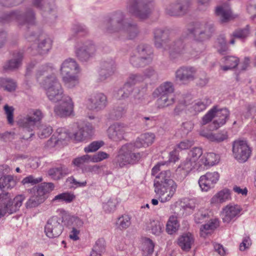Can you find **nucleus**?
Masks as SVG:
<instances>
[{
	"instance_id": "43",
	"label": "nucleus",
	"mask_w": 256,
	"mask_h": 256,
	"mask_svg": "<svg viewBox=\"0 0 256 256\" xmlns=\"http://www.w3.org/2000/svg\"><path fill=\"white\" fill-rule=\"evenodd\" d=\"M54 188V186L52 182L42 183L38 186L36 194L40 197H43L45 200L46 194L52 192Z\"/></svg>"
},
{
	"instance_id": "61",
	"label": "nucleus",
	"mask_w": 256,
	"mask_h": 256,
	"mask_svg": "<svg viewBox=\"0 0 256 256\" xmlns=\"http://www.w3.org/2000/svg\"><path fill=\"white\" fill-rule=\"evenodd\" d=\"M84 222L82 220L78 217L69 216L68 218V226L72 227H76L78 229L83 226Z\"/></svg>"
},
{
	"instance_id": "23",
	"label": "nucleus",
	"mask_w": 256,
	"mask_h": 256,
	"mask_svg": "<svg viewBox=\"0 0 256 256\" xmlns=\"http://www.w3.org/2000/svg\"><path fill=\"white\" fill-rule=\"evenodd\" d=\"M240 210L238 206H227L223 208V222L229 223L232 220H236L239 216Z\"/></svg>"
},
{
	"instance_id": "58",
	"label": "nucleus",
	"mask_w": 256,
	"mask_h": 256,
	"mask_svg": "<svg viewBox=\"0 0 256 256\" xmlns=\"http://www.w3.org/2000/svg\"><path fill=\"white\" fill-rule=\"evenodd\" d=\"M91 156L88 154L84 155L82 156L74 158L72 161V164L77 167H82L85 162L90 161Z\"/></svg>"
},
{
	"instance_id": "45",
	"label": "nucleus",
	"mask_w": 256,
	"mask_h": 256,
	"mask_svg": "<svg viewBox=\"0 0 256 256\" xmlns=\"http://www.w3.org/2000/svg\"><path fill=\"white\" fill-rule=\"evenodd\" d=\"M53 136L56 139L55 144H58L59 142L68 140L70 137V134L66 128H59L56 130V134Z\"/></svg>"
},
{
	"instance_id": "22",
	"label": "nucleus",
	"mask_w": 256,
	"mask_h": 256,
	"mask_svg": "<svg viewBox=\"0 0 256 256\" xmlns=\"http://www.w3.org/2000/svg\"><path fill=\"white\" fill-rule=\"evenodd\" d=\"M80 72L79 66L76 61L69 58L62 64L60 72L62 74H78Z\"/></svg>"
},
{
	"instance_id": "27",
	"label": "nucleus",
	"mask_w": 256,
	"mask_h": 256,
	"mask_svg": "<svg viewBox=\"0 0 256 256\" xmlns=\"http://www.w3.org/2000/svg\"><path fill=\"white\" fill-rule=\"evenodd\" d=\"M194 242V236L190 232L184 234L180 236L178 241L179 246L184 250L188 252Z\"/></svg>"
},
{
	"instance_id": "64",
	"label": "nucleus",
	"mask_w": 256,
	"mask_h": 256,
	"mask_svg": "<svg viewBox=\"0 0 256 256\" xmlns=\"http://www.w3.org/2000/svg\"><path fill=\"white\" fill-rule=\"evenodd\" d=\"M143 76L140 74H131L127 82H126L132 86H134L136 83L143 81Z\"/></svg>"
},
{
	"instance_id": "10",
	"label": "nucleus",
	"mask_w": 256,
	"mask_h": 256,
	"mask_svg": "<svg viewBox=\"0 0 256 256\" xmlns=\"http://www.w3.org/2000/svg\"><path fill=\"white\" fill-rule=\"evenodd\" d=\"M63 222L64 218L62 216H55L49 218L44 226L46 236L50 238L58 237L64 230Z\"/></svg>"
},
{
	"instance_id": "57",
	"label": "nucleus",
	"mask_w": 256,
	"mask_h": 256,
	"mask_svg": "<svg viewBox=\"0 0 256 256\" xmlns=\"http://www.w3.org/2000/svg\"><path fill=\"white\" fill-rule=\"evenodd\" d=\"M202 154V148L200 147H194L189 152L188 158L196 162H198V159Z\"/></svg>"
},
{
	"instance_id": "54",
	"label": "nucleus",
	"mask_w": 256,
	"mask_h": 256,
	"mask_svg": "<svg viewBox=\"0 0 256 256\" xmlns=\"http://www.w3.org/2000/svg\"><path fill=\"white\" fill-rule=\"evenodd\" d=\"M216 198L217 199V202L220 203L229 200L230 198V190L228 188L223 189L216 194L212 200H214Z\"/></svg>"
},
{
	"instance_id": "30",
	"label": "nucleus",
	"mask_w": 256,
	"mask_h": 256,
	"mask_svg": "<svg viewBox=\"0 0 256 256\" xmlns=\"http://www.w3.org/2000/svg\"><path fill=\"white\" fill-rule=\"evenodd\" d=\"M92 134V127L91 125L86 124L81 128H78V130L74 133V139L77 142H82L90 136Z\"/></svg>"
},
{
	"instance_id": "40",
	"label": "nucleus",
	"mask_w": 256,
	"mask_h": 256,
	"mask_svg": "<svg viewBox=\"0 0 256 256\" xmlns=\"http://www.w3.org/2000/svg\"><path fill=\"white\" fill-rule=\"evenodd\" d=\"M148 58L145 57L142 58L136 54L132 55L130 58V63L136 68H142L149 64L151 62L148 61Z\"/></svg>"
},
{
	"instance_id": "26",
	"label": "nucleus",
	"mask_w": 256,
	"mask_h": 256,
	"mask_svg": "<svg viewBox=\"0 0 256 256\" xmlns=\"http://www.w3.org/2000/svg\"><path fill=\"white\" fill-rule=\"evenodd\" d=\"M12 56L13 58L9 60L4 66L5 70H14L20 66L24 57V52L20 50L15 51Z\"/></svg>"
},
{
	"instance_id": "28",
	"label": "nucleus",
	"mask_w": 256,
	"mask_h": 256,
	"mask_svg": "<svg viewBox=\"0 0 256 256\" xmlns=\"http://www.w3.org/2000/svg\"><path fill=\"white\" fill-rule=\"evenodd\" d=\"M70 172V169L64 165H60L58 167L52 168L48 171L49 176L54 180H60Z\"/></svg>"
},
{
	"instance_id": "11",
	"label": "nucleus",
	"mask_w": 256,
	"mask_h": 256,
	"mask_svg": "<svg viewBox=\"0 0 256 256\" xmlns=\"http://www.w3.org/2000/svg\"><path fill=\"white\" fill-rule=\"evenodd\" d=\"M96 47L92 41H86L75 49L76 58L82 62H88L95 54Z\"/></svg>"
},
{
	"instance_id": "15",
	"label": "nucleus",
	"mask_w": 256,
	"mask_h": 256,
	"mask_svg": "<svg viewBox=\"0 0 256 256\" xmlns=\"http://www.w3.org/2000/svg\"><path fill=\"white\" fill-rule=\"evenodd\" d=\"M60 101V104L54 108L56 114L60 118L70 116L73 112L74 104L72 98L68 96L64 97Z\"/></svg>"
},
{
	"instance_id": "20",
	"label": "nucleus",
	"mask_w": 256,
	"mask_h": 256,
	"mask_svg": "<svg viewBox=\"0 0 256 256\" xmlns=\"http://www.w3.org/2000/svg\"><path fill=\"white\" fill-rule=\"evenodd\" d=\"M126 129V126L123 124L116 122L113 124L108 129L109 138L116 142L121 140L124 138Z\"/></svg>"
},
{
	"instance_id": "48",
	"label": "nucleus",
	"mask_w": 256,
	"mask_h": 256,
	"mask_svg": "<svg viewBox=\"0 0 256 256\" xmlns=\"http://www.w3.org/2000/svg\"><path fill=\"white\" fill-rule=\"evenodd\" d=\"M52 40L46 38L40 42L38 46V51L42 54L47 53L52 48Z\"/></svg>"
},
{
	"instance_id": "35",
	"label": "nucleus",
	"mask_w": 256,
	"mask_h": 256,
	"mask_svg": "<svg viewBox=\"0 0 256 256\" xmlns=\"http://www.w3.org/2000/svg\"><path fill=\"white\" fill-rule=\"evenodd\" d=\"M201 167L202 164L199 162H196L188 157L180 166V168L187 172H190L193 170H198Z\"/></svg>"
},
{
	"instance_id": "39",
	"label": "nucleus",
	"mask_w": 256,
	"mask_h": 256,
	"mask_svg": "<svg viewBox=\"0 0 256 256\" xmlns=\"http://www.w3.org/2000/svg\"><path fill=\"white\" fill-rule=\"evenodd\" d=\"M159 97L156 100L158 108H164L173 104L175 102V99L173 96H156Z\"/></svg>"
},
{
	"instance_id": "36",
	"label": "nucleus",
	"mask_w": 256,
	"mask_h": 256,
	"mask_svg": "<svg viewBox=\"0 0 256 256\" xmlns=\"http://www.w3.org/2000/svg\"><path fill=\"white\" fill-rule=\"evenodd\" d=\"M180 224L178 218L173 215L170 216L166 224V232L169 234H172L178 230Z\"/></svg>"
},
{
	"instance_id": "32",
	"label": "nucleus",
	"mask_w": 256,
	"mask_h": 256,
	"mask_svg": "<svg viewBox=\"0 0 256 256\" xmlns=\"http://www.w3.org/2000/svg\"><path fill=\"white\" fill-rule=\"evenodd\" d=\"M136 54L142 58H148V61L151 62L152 60V50L151 46L147 44H141L138 45L136 48Z\"/></svg>"
},
{
	"instance_id": "60",
	"label": "nucleus",
	"mask_w": 256,
	"mask_h": 256,
	"mask_svg": "<svg viewBox=\"0 0 256 256\" xmlns=\"http://www.w3.org/2000/svg\"><path fill=\"white\" fill-rule=\"evenodd\" d=\"M42 180V177L34 178L32 175H30L22 179V184L24 185L30 184L32 186L40 182Z\"/></svg>"
},
{
	"instance_id": "24",
	"label": "nucleus",
	"mask_w": 256,
	"mask_h": 256,
	"mask_svg": "<svg viewBox=\"0 0 256 256\" xmlns=\"http://www.w3.org/2000/svg\"><path fill=\"white\" fill-rule=\"evenodd\" d=\"M114 62L112 60L102 62L99 72L100 80L104 81L111 76L114 72Z\"/></svg>"
},
{
	"instance_id": "34",
	"label": "nucleus",
	"mask_w": 256,
	"mask_h": 256,
	"mask_svg": "<svg viewBox=\"0 0 256 256\" xmlns=\"http://www.w3.org/2000/svg\"><path fill=\"white\" fill-rule=\"evenodd\" d=\"M76 198V196L73 192H66L56 196L52 200V202H64L69 204L72 202Z\"/></svg>"
},
{
	"instance_id": "2",
	"label": "nucleus",
	"mask_w": 256,
	"mask_h": 256,
	"mask_svg": "<svg viewBox=\"0 0 256 256\" xmlns=\"http://www.w3.org/2000/svg\"><path fill=\"white\" fill-rule=\"evenodd\" d=\"M154 192L159 195L161 202L170 200L175 194L178 186L171 178V172L168 170L162 171L154 181Z\"/></svg>"
},
{
	"instance_id": "5",
	"label": "nucleus",
	"mask_w": 256,
	"mask_h": 256,
	"mask_svg": "<svg viewBox=\"0 0 256 256\" xmlns=\"http://www.w3.org/2000/svg\"><path fill=\"white\" fill-rule=\"evenodd\" d=\"M40 84L46 90L48 99L54 102H60L67 96L64 94L61 84L54 74L46 76Z\"/></svg>"
},
{
	"instance_id": "17",
	"label": "nucleus",
	"mask_w": 256,
	"mask_h": 256,
	"mask_svg": "<svg viewBox=\"0 0 256 256\" xmlns=\"http://www.w3.org/2000/svg\"><path fill=\"white\" fill-rule=\"evenodd\" d=\"M214 107H216L215 119L210 125V129L212 130H216L225 124L230 116V112L228 108H218L217 106Z\"/></svg>"
},
{
	"instance_id": "52",
	"label": "nucleus",
	"mask_w": 256,
	"mask_h": 256,
	"mask_svg": "<svg viewBox=\"0 0 256 256\" xmlns=\"http://www.w3.org/2000/svg\"><path fill=\"white\" fill-rule=\"evenodd\" d=\"M239 62V59L234 56H229L226 58V66H223L222 70L226 71L229 70L233 69L238 66Z\"/></svg>"
},
{
	"instance_id": "13",
	"label": "nucleus",
	"mask_w": 256,
	"mask_h": 256,
	"mask_svg": "<svg viewBox=\"0 0 256 256\" xmlns=\"http://www.w3.org/2000/svg\"><path fill=\"white\" fill-rule=\"evenodd\" d=\"M232 152L236 159L244 162L250 157L251 150L246 141L238 140L233 143Z\"/></svg>"
},
{
	"instance_id": "56",
	"label": "nucleus",
	"mask_w": 256,
	"mask_h": 256,
	"mask_svg": "<svg viewBox=\"0 0 256 256\" xmlns=\"http://www.w3.org/2000/svg\"><path fill=\"white\" fill-rule=\"evenodd\" d=\"M211 104V100L208 98H205L196 102L193 106L196 112H200L204 110L206 108Z\"/></svg>"
},
{
	"instance_id": "9",
	"label": "nucleus",
	"mask_w": 256,
	"mask_h": 256,
	"mask_svg": "<svg viewBox=\"0 0 256 256\" xmlns=\"http://www.w3.org/2000/svg\"><path fill=\"white\" fill-rule=\"evenodd\" d=\"M188 31L194 40L202 42L208 40L214 32V26L206 22H194L188 28Z\"/></svg>"
},
{
	"instance_id": "16",
	"label": "nucleus",
	"mask_w": 256,
	"mask_h": 256,
	"mask_svg": "<svg viewBox=\"0 0 256 256\" xmlns=\"http://www.w3.org/2000/svg\"><path fill=\"white\" fill-rule=\"evenodd\" d=\"M219 178L220 174L216 172H207L204 175L202 176L198 180V184L202 190L208 192L214 188Z\"/></svg>"
},
{
	"instance_id": "55",
	"label": "nucleus",
	"mask_w": 256,
	"mask_h": 256,
	"mask_svg": "<svg viewBox=\"0 0 256 256\" xmlns=\"http://www.w3.org/2000/svg\"><path fill=\"white\" fill-rule=\"evenodd\" d=\"M196 80V85L200 87L206 86L209 81V78L204 72H199L194 80Z\"/></svg>"
},
{
	"instance_id": "51",
	"label": "nucleus",
	"mask_w": 256,
	"mask_h": 256,
	"mask_svg": "<svg viewBox=\"0 0 256 256\" xmlns=\"http://www.w3.org/2000/svg\"><path fill=\"white\" fill-rule=\"evenodd\" d=\"M133 88L125 83L123 87L118 90L117 93V98L118 99H125L129 96L133 91Z\"/></svg>"
},
{
	"instance_id": "49",
	"label": "nucleus",
	"mask_w": 256,
	"mask_h": 256,
	"mask_svg": "<svg viewBox=\"0 0 256 256\" xmlns=\"http://www.w3.org/2000/svg\"><path fill=\"white\" fill-rule=\"evenodd\" d=\"M131 218L127 214L122 215L118 218L116 226L120 230L126 229L131 224Z\"/></svg>"
},
{
	"instance_id": "31",
	"label": "nucleus",
	"mask_w": 256,
	"mask_h": 256,
	"mask_svg": "<svg viewBox=\"0 0 256 256\" xmlns=\"http://www.w3.org/2000/svg\"><path fill=\"white\" fill-rule=\"evenodd\" d=\"M16 184V182L14 176L8 174L0 177V190L2 192H6V190H11Z\"/></svg>"
},
{
	"instance_id": "41",
	"label": "nucleus",
	"mask_w": 256,
	"mask_h": 256,
	"mask_svg": "<svg viewBox=\"0 0 256 256\" xmlns=\"http://www.w3.org/2000/svg\"><path fill=\"white\" fill-rule=\"evenodd\" d=\"M250 34V26L249 25H246L244 28H239L235 30L231 34V36L244 42Z\"/></svg>"
},
{
	"instance_id": "50",
	"label": "nucleus",
	"mask_w": 256,
	"mask_h": 256,
	"mask_svg": "<svg viewBox=\"0 0 256 256\" xmlns=\"http://www.w3.org/2000/svg\"><path fill=\"white\" fill-rule=\"evenodd\" d=\"M44 201V200L43 197H40L37 194H35L34 195L30 196V198L28 200L26 203V207L27 208H35L43 202Z\"/></svg>"
},
{
	"instance_id": "12",
	"label": "nucleus",
	"mask_w": 256,
	"mask_h": 256,
	"mask_svg": "<svg viewBox=\"0 0 256 256\" xmlns=\"http://www.w3.org/2000/svg\"><path fill=\"white\" fill-rule=\"evenodd\" d=\"M186 39L183 36L174 40L170 46H168L170 56L174 59L181 54L190 52L188 44L186 43Z\"/></svg>"
},
{
	"instance_id": "33",
	"label": "nucleus",
	"mask_w": 256,
	"mask_h": 256,
	"mask_svg": "<svg viewBox=\"0 0 256 256\" xmlns=\"http://www.w3.org/2000/svg\"><path fill=\"white\" fill-rule=\"evenodd\" d=\"M219 156L213 152L208 153L204 155L199 160V162L206 166H210L218 162Z\"/></svg>"
},
{
	"instance_id": "1",
	"label": "nucleus",
	"mask_w": 256,
	"mask_h": 256,
	"mask_svg": "<svg viewBox=\"0 0 256 256\" xmlns=\"http://www.w3.org/2000/svg\"><path fill=\"white\" fill-rule=\"evenodd\" d=\"M125 14L124 12L118 10L106 17L100 27L104 32L113 34L124 31L128 40L135 38L140 32V29L134 22H124Z\"/></svg>"
},
{
	"instance_id": "7",
	"label": "nucleus",
	"mask_w": 256,
	"mask_h": 256,
	"mask_svg": "<svg viewBox=\"0 0 256 256\" xmlns=\"http://www.w3.org/2000/svg\"><path fill=\"white\" fill-rule=\"evenodd\" d=\"M35 13L31 8H28L24 12L18 10L4 12L0 16V22L7 24L13 21L20 24H34L35 22Z\"/></svg>"
},
{
	"instance_id": "6",
	"label": "nucleus",
	"mask_w": 256,
	"mask_h": 256,
	"mask_svg": "<svg viewBox=\"0 0 256 256\" xmlns=\"http://www.w3.org/2000/svg\"><path fill=\"white\" fill-rule=\"evenodd\" d=\"M25 199L24 194L17 195L12 199L8 192L0 194V218L17 212Z\"/></svg>"
},
{
	"instance_id": "18",
	"label": "nucleus",
	"mask_w": 256,
	"mask_h": 256,
	"mask_svg": "<svg viewBox=\"0 0 256 256\" xmlns=\"http://www.w3.org/2000/svg\"><path fill=\"white\" fill-rule=\"evenodd\" d=\"M196 70L192 66H182L176 72V79L182 84H188L195 78Z\"/></svg>"
},
{
	"instance_id": "25",
	"label": "nucleus",
	"mask_w": 256,
	"mask_h": 256,
	"mask_svg": "<svg viewBox=\"0 0 256 256\" xmlns=\"http://www.w3.org/2000/svg\"><path fill=\"white\" fill-rule=\"evenodd\" d=\"M154 139L155 134L154 133L147 132L142 134L133 143L136 148H146L152 144Z\"/></svg>"
},
{
	"instance_id": "44",
	"label": "nucleus",
	"mask_w": 256,
	"mask_h": 256,
	"mask_svg": "<svg viewBox=\"0 0 256 256\" xmlns=\"http://www.w3.org/2000/svg\"><path fill=\"white\" fill-rule=\"evenodd\" d=\"M206 136L211 142L219 143L227 140L228 134L227 131L222 130L216 134H208Z\"/></svg>"
},
{
	"instance_id": "19",
	"label": "nucleus",
	"mask_w": 256,
	"mask_h": 256,
	"mask_svg": "<svg viewBox=\"0 0 256 256\" xmlns=\"http://www.w3.org/2000/svg\"><path fill=\"white\" fill-rule=\"evenodd\" d=\"M154 44L156 48H162L170 40V31L168 28H157L154 30Z\"/></svg>"
},
{
	"instance_id": "37",
	"label": "nucleus",
	"mask_w": 256,
	"mask_h": 256,
	"mask_svg": "<svg viewBox=\"0 0 256 256\" xmlns=\"http://www.w3.org/2000/svg\"><path fill=\"white\" fill-rule=\"evenodd\" d=\"M154 244L153 241L148 238H144L142 240L141 246L143 256H150L154 252Z\"/></svg>"
},
{
	"instance_id": "14",
	"label": "nucleus",
	"mask_w": 256,
	"mask_h": 256,
	"mask_svg": "<svg viewBox=\"0 0 256 256\" xmlns=\"http://www.w3.org/2000/svg\"><path fill=\"white\" fill-rule=\"evenodd\" d=\"M190 6L189 0H178L166 8V13L170 16H182L188 12Z\"/></svg>"
},
{
	"instance_id": "8",
	"label": "nucleus",
	"mask_w": 256,
	"mask_h": 256,
	"mask_svg": "<svg viewBox=\"0 0 256 256\" xmlns=\"http://www.w3.org/2000/svg\"><path fill=\"white\" fill-rule=\"evenodd\" d=\"M154 4L150 0H128L126 8L128 12L141 19H146L154 9Z\"/></svg>"
},
{
	"instance_id": "47",
	"label": "nucleus",
	"mask_w": 256,
	"mask_h": 256,
	"mask_svg": "<svg viewBox=\"0 0 256 256\" xmlns=\"http://www.w3.org/2000/svg\"><path fill=\"white\" fill-rule=\"evenodd\" d=\"M148 230L155 235H160L162 232V224L158 220H150L147 226Z\"/></svg>"
},
{
	"instance_id": "62",
	"label": "nucleus",
	"mask_w": 256,
	"mask_h": 256,
	"mask_svg": "<svg viewBox=\"0 0 256 256\" xmlns=\"http://www.w3.org/2000/svg\"><path fill=\"white\" fill-rule=\"evenodd\" d=\"M216 14L218 16L222 17V21L226 22L229 20L230 16V12L224 9L222 6H218L216 10Z\"/></svg>"
},
{
	"instance_id": "3",
	"label": "nucleus",
	"mask_w": 256,
	"mask_h": 256,
	"mask_svg": "<svg viewBox=\"0 0 256 256\" xmlns=\"http://www.w3.org/2000/svg\"><path fill=\"white\" fill-rule=\"evenodd\" d=\"M133 142L124 144L118 150V154L112 161V166L115 168H120L125 166L137 163L140 159L142 154L135 152L137 149Z\"/></svg>"
},
{
	"instance_id": "42",
	"label": "nucleus",
	"mask_w": 256,
	"mask_h": 256,
	"mask_svg": "<svg viewBox=\"0 0 256 256\" xmlns=\"http://www.w3.org/2000/svg\"><path fill=\"white\" fill-rule=\"evenodd\" d=\"M62 81L65 86L69 88H72L77 86L79 83L78 74H62Z\"/></svg>"
},
{
	"instance_id": "4",
	"label": "nucleus",
	"mask_w": 256,
	"mask_h": 256,
	"mask_svg": "<svg viewBox=\"0 0 256 256\" xmlns=\"http://www.w3.org/2000/svg\"><path fill=\"white\" fill-rule=\"evenodd\" d=\"M44 116L42 112L39 109L32 110L30 115H27L19 120L18 124L22 129V138L28 140L34 135V130L37 125L40 124Z\"/></svg>"
},
{
	"instance_id": "21",
	"label": "nucleus",
	"mask_w": 256,
	"mask_h": 256,
	"mask_svg": "<svg viewBox=\"0 0 256 256\" xmlns=\"http://www.w3.org/2000/svg\"><path fill=\"white\" fill-rule=\"evenodd\" d=\"M90 108L97 111L104 109L107 104V98L102 93L96 94L90 100Z\"/></svg>"
},
{
	"instance_id": "53",
	"label": "nucleus",
	"mask_w": 256,
	"mask_h": 256,
	"mask_svg": "<svg viewBox=\"0 0 256 256\" xmlns=\"http://www.w3.org/2000/svg\"><path fill=\"white\" fill-rule=\"evenodd\" d=\"M220 226V221L218 218L210 219L206 224L202 226L200 231L206 232L208 230H214Z\"/></svg>"
},
{
	"instance_id": "63",
	"label": "nucleus",
	"mask_w": 256,
	"mask_h": 256,
	"mask_svg": "<svg viewBox=\"0 0 256 256\" xmlns=\"http://www.w3.org/2000/svg\"><path fill=\"white\" fill-rule=\"evenodd\" d=\"M116 199L110 198L106 202L103 204V208L106 212H113L116 209Z\"/></svg>"
},
{
	"instance_id": "38",
	"label": "nucleus",
	"mask_w": 256,
	"mask_h": 256,
	"mask_svg": "<svg viewBox=\"0 0 256 256\" xmlns=\"http://www.w3.org/2000/svg\"><path fill=\"white\" fill-rule=\"evenodd\" d=\"M0 86L7 92H13L16 88L17 84L13 79L3 78H0Z\"/></svg>"
},
{
	"instance_id": "29",
	"label": "nucleus",
	"mask_w": 256,
	"mask_h": 256,
	"mask_svg": "<svg viewBox=\"0 0 256 256\" xmlns=\"http://www.w3.org/2000/svg\"><path fill=\"white\" fill-rule=\"evenodd\" d=\"M174 87L172 82H166L161 84L153 92L154 97L156 96H172Z\"/></svg>"
},
{
	"instance_id": "59",
	"label": "nucleus",
	"mask_w": 256,
	"mask_h": 256,
	"mask_svg": "<svg viewBox=\"0 0 256 256\" xmlns=\"http://www.w3.org/2000/svg\"><path fill=\"white\" fill-rule=\"evenodd\" d=\"M125 112L126 110L123 106H117L110 112V118L114 120H118L122 116Z\"/></svg>"
},
{
	"instance_id": "46",
	"label": "nucleus",
	"mask_w": 256,
	"mask_h": 256,
	"mask_svg": "<svg viewBox=\"0 0 256 256\" xmlns=\"http://www.w3.org/2000/svg\"><path fill=\"white\" fill-rule=\"evenodd\" d=\"M32 3L34 6L44 12H50L54 8V6L47 0H32Z\"/></svg>"
}]
</instances>
